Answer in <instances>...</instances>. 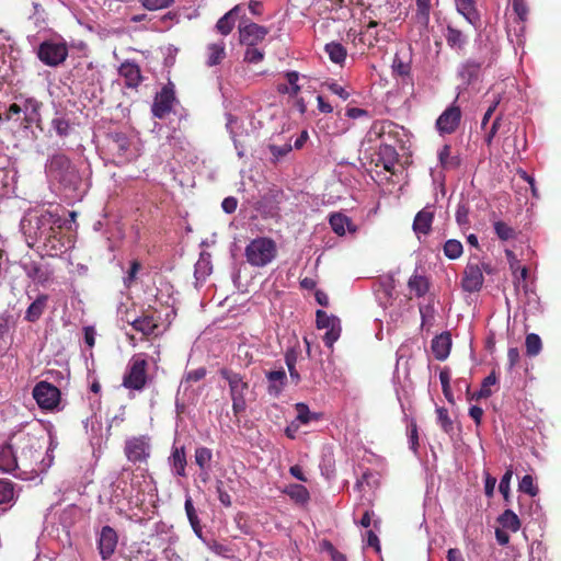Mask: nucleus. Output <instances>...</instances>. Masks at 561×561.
<instances>
[{
	"instance_id": "nucleus-1",
	"label": "nucleus",
	"mask_w": 561,
	"mask_h": 561,
	"mask_svg": "<svg viewBox=\"0 0 561 561\" xmlns=\"http://www.w3.org/2000/svg\"><path fill=\"white\" fill-rule=\"evenodd\" d=\"M12 438L21 466L31 471H36V466L41 462L44 449V437H38L31 432L20 431Z\"/></svg>"
},
{
	"instance_id": "nucleus-2",
	"label": "nucleus",
	"mask_w": 561,
	"mask_h": 561,
	"mask_svg": "<svg viewBox=\"0 0 561 561\" xmlns=\"http://www.w3.org/2000/svg\"><path fill=\"white\" fill-rule=\"evenodd\" d=\"M47 174L65 187H76L80 175L71 160L64 153H55L46 163Z\"/></svg>"
},
{
	"instance_id": "nucleus-3",
	"label": "nucleus",
	"mask_w": 561,
	"mask_h": 561,
	"mask_svg": "<svg viewBox=\"0 0 561 561\" xmlns=\"http://www.w3.org/2000/svg\"><path fill=\"white\" fill-rule=\"evenodd\" d=\"M146 357L144 353L131 356L123 376V387L134 391H142L146 388L151 380L148 375V362Z\"/></svg>"
},
{
	"instance_id": "nucleus-4",
	"label": "nucleus",
	"mask_w": 561,
	"mask_h": 561,
	"mask_svg": "<svg viewBox=\"0 0 561 561\" xmlns=\"http://www.w3.org/2000/svg\"><path fill=\"white\" fill-rule=\"evenodd\" d=\"M219 375L228 382L229 393L232 401V411L233 414L238 416L247 409L245 392L249 390V382L241 374L232 370L231 368H220Z\"/></svg>"
},
{
	"instance_id": "nucleus-5",
	"label": "nucleus",
	"mask_w": 561,
	"mask_h": 561,
	"mask_svg": "<svg viewBox=\"0 0 561 561\" xmlns=\"http://www.w3.org/2000/svg\"><path fill=\"white\" fill-rule=\"evenodd\" d=\"M247 262L254 267H263L271 263L276 254V243L266 237H259L253 239L245 247Z\"/></svg>"
},
{
	"instance_id": "nucleus-6",
	"label": "nucleus",
	"mask_w": 561,
	"mask_h": 561,
	"mask_svg": "<svg viewBox=\"0 0 561 561\" xmlns=\"http://www.w3.org/2000/svg\"><path fill=\"white\" fill-rule=\"evenodd\" d=\"M68 57V46L65 42L44 41L37 49V58L46 66L57 67Z\"/></svg>"
},
{
	"instance_id": "nucleus-7",
	"label": "nucleus",
	"mask_w": 561,
	"mask_h": 561,
	"mask_svg": "<svg viewBox=\"0 0 561 561\" xmlns=\"http://www.w3.org/2000/svg\"><path fill=\"white\" fill-rule=\"evenodd\" d=\"M124 454L133 463H146L150 458V437L147 435L133 436L126 439Z\"/></svg>"
},
{
	"instance_id": "nucleus-8",
	"label": "nucleus",
	"mask_w": 561,
	"mask_h": 561,
	"mask_svg": "<svg viewBox=\"0 0 561 561\" xmlns=\"http://www.w3.org/2000/svg\"><path fill=\"white\" fill-rule=\"evenodd\" d=\"M33 398L42 410H55L61 398L60 390L53 383L42 380L35 385L32 391Z\"/></svg>"
},
{
	"instance_id": "nucleus-9",
	"label": "nucleus",
	"mask_w": 561,
	"mask_h": 561,
	"mask_svg": "<svg viewBox=\"0 0 561 561\" xmlns=\"http://www.w3.org/2000/svg\"><path fill=\"white\" fill-rule=\"evenodd\" d=\"M239 44L242 46H259L270 33V28L251 22L242 21L238 26Z\"/></svg>"
},
{
	"instance_id": "nucleus-10",
	"label": "nucleus",
	"mask_w": 561,
	"mask_h": 561,
	"mask_svg": "<svg viewBox=\"0 0 561 561\" xmlns=\"http://www.w3.org/2000/svg\"><path fill=\"white\" fill-rule=\"evenodd\" d=\"M175 102L176 98L174 84L172 82H168L154 96L151 106L152 116L159 119H163L168 114L171 113Z\"/></svg>"
},
{
	"instance_id": "nucleus-11",
	"label": "nucleus",
	"mask_w": 561,
	"mask_h": 561,
	"mask_svg": "<svg viewBox=\"0 0 561 561\" xmlns=\"http://www.w3.org/2000/svg\"><path fill=\"white\" fill-rule=\"evenodd\" d=\"M461 121V110L455 103L448 106L436 119V128L439 134H453Z\"/></svg>"
},
{
	"instance_id": "nucleus-12",
	"label": "nucleus",
	"mask_w": 561,
	"mask_h": 561,
	"mask_svg": "<svg viewBox=\"0 0 561 561\" xmlns=\"http://www.w3.org/2000/svg\"><path fill=\"white\" fill-rule=\"evenodd\" d=\"M483 282L484 277L480 264L469 261L461 279L462 289L467 293L479 291L483 286Z\"/></svg>"
},
{
	"instance_id": "nucleus-13",
	"label": "nucleus",
	"mask_w": 561,
	"mask_h": 561,
	"mask_svg": "<svg viewBox=\"0 0 561 561\" xmlns=\"http://www.w3.org/2000/svg\"><path fill=\"white\" fill-rule=\"evenodd\" d=\"M117 542L116 530L111 526H103L98 538V550L102 560H108L114 554Z\"/></svg>"
},
{
	"instance_id": "nucleus-14",
	"label": "nucleus",
	"mask_w": 561,
	"mask_h": 561,
	"mask_svg": "<svg viewBox=\"0 0 561 561\" xmlns=\"http://www.w3.org/2000/svg\"><path fill=\"white\" fill-rule=\"evenodd\" d=\"M19 463L18 453L15 451L13 438L11 437L8 443L0 446V471L12 473L19 468Z\"/></svg>"
},
{
	"instance_id": "nucleus-15",
	"label": "nucleus",
	"mask_w": 561,
	"mask_h": 561,
	"mask_svg": "<svg viewBox=\"0 0 561 561\" xmlns=\"http://www.w3.org/2000/svg\"><path fill=\"white\" fill-rule=\"evenodd\" d=\"M127 322L133 327L134 330L141 332L145 339H149L150 336H158L160 334L158 332L159 320L152 314L144 313L142 316L133 320L127 319Z\"/></svg>"
},
{
	"instance_id": "nucleus-16",
	"label": "nucleus",
	"mask_w": 561,
	"mask_h": 561,
	"mask_svg": "<svg viewBox=\"0 0 561 561\" xmlns=\"http://www.w3.org/2000/svg\"><path fill=\"white\" fill-rule=\"evenodd\" d=\"M118 75L124 78L125 85L129 89H137L144 80L140 67L130 60L121 64Z\"/></svg>"
},
{
	"instance_id": "nucleus-17",
	"label": "nucleus",
	"mask_w": 561,
	"mask_h": 561,
	"mask_svg": "<svg viewBox=\"0 0 561 561\" xmlns=\"http://www.w3.org/2000/svg\"><path fill=\"white\" fill-rule=\"evenodd\" d=\"M227 57L226 43L219 39L214 43H208L205 47V65L207 67H215L220 65Z\"/></svg>"
},
{
	"instance_id": "nucleus-18",
	"label": "nucleus",
	"mask_w": 561,
	"mask_h": 561,
	"mask_svg": "<svg viewBox=\"0 0 561 561\" xmlns=\"http://www.w3.org/2000/svg\"><path fill=\"white\" fill-rule=\"evenodd\" d=\"M243 12V5L242 4H236L231 10H229L228 12H226L216 23L215 27H216V31L222 35V36H227L229 35L233 27H234V23L237 21L238 18H243L241 16V13Z\"/></svg>"
},
{
	"instance_id": "nucleus-19",
	"label": "nucleus",
	"mask_w": 561,
	"mask_h": 561,
	"mask_svg": "<svg viewBox=\"0 0 561 561\" xmlns=\"http://www.w3.org/2000/svg\"><path fill=\"white\" fill-rule=\"evenodd\" d=\"M398 161L399 154L393 146L387 144L379 146L376 165H382L386 171L394 173V167Z\"/></svg>"
},
{
	"instance_id": "nucleus-20",
	"label": "nucleus",
	"mask_w": 561,
	"mask_h": 561,
	"mask_svg": "<svg viewBox=\"0 0 561 561\" xmlns=\"http://www.w3.org/2000/svg\"><path fill=\"white\" fill-rule=\"evenodd\" d=\"M505 256L507 259L510 270L512 271V274L514 276V286L516 288H519V286H522V283H525V280L528 277V268L526 266L520 265L519 260L512 250L506 249ZM523 287L526 288V284H523Z\"/></svg>"
},
{
	"instance_id": "nucleus-21",
	"label": "nucleus",
	"mask_w": 561,
	"mask_h": 561,
	"mask_svg": "<svg viewBox=\"0 0 561 561\" xmlns=\"http://www.w3.org/2000/svg\"><path fill=\"white\" fill-rule=\"evenodd\" d=\"M431 348L434 357L437 360H445L450 353L451 348V335L449 332H443L439 335H436L432 340Z\"/></svg>"
},
{
	"instance_id": "nucleus-22",
	"label": "nucleus",
	"mask_w": 561,
	"mask_h": 561,
	"mask_svg": "<svg viewBox=\"0 0 561 561\" xmlns=\"http://www.w3.org/2000/svg\"><path fill=\"white\" fill-rule=\"evenodd\" d=\"M434 220V210L432 206H425L420 210L413 221V230L417 234H428L432 230V224Z\"/></svg>"
},
{
	"instance_id": "nucleus-23",
	"label": "nucleus",
	"mask_w": 561,
	"mask_h": 561,
	"mask_svg": "<svg viewBox=\"0 0 561 561\" xmlns=\"http://www.w3.org/2000/svg\"><path fill=\"white\" fill-rule=\"evenodd\" d=\"M170 465L172 469L174 470V474L178 477H186V451L185 447H173L171 456L169 458Z\"/></svg>"
},
{
	"instance_id": "nucleus-24",
	"label": "nucleus",
	"mask_w": 561,
	"mask_h": 561,
	"mask_svg": "<svg viewBox=\"0 0 561 561\" xmlns=\"http://www.w3.org/2000/svg\"><path fill=\"white\" fill-rule=\"evenodd\" d=\"M481 70V62L468 59L461 64L458 76L462 80L463 83L470 84L473 81L478 80Z\"/></svg>"
},
{
	"instance_id": "nucleus-25",
	"label": "nucleus",
	"mask_w": 561,
	"mask_h": 561,
	"mask_svg": "<svg viewBox=\"0 0 561 561\" xmlns=\"http://www.w3.org/2000/svg\"><path fill=\"white\" fill-rule=\"evenodd\" d=\"M329 224H330L332 230L337 236H344L346 232V229L350 232L356 231V227L354 226L352 220L346 215L341 214V213L332 214L329 218Z\"/></svg>"
},
{
	"instance_id": "nucleus-26",
	"label": "nucleus",
	"mask_w": 561,
	"mask_h": 561,
	"mask_svg": "<svg viewBox=\"0 0 561 561\" xmlns=\"http://www.w3.org/2000/svg\"><path fill=\"white\" fill-rule=\"evenodd\" d=\"M48 302V295L41 294L37 298L27 307L24 319L27 322H36L44 313Z\"/></svg>"
},
{
	"instance_id": "nucleus-27",
	"label": "nucleus",
	"mask_w": 561,
	"mask_h": 561,
	"mask_svg": "<svg viewBox=\"0 0 561 561\" xmlns=\"http://www.w3.org/2000/svg\"><path fill=\"white\" fill-rule=\"evenodd\" d=\"M445 38L448 46L456 49H463L468 42L466 33L453 24L447 25Z\"/></svg>"
},
{
	"instance_id": "nucleus-28",
	"label": "nucleus",
	"mask_w": 561,
	"mask_h": 561,
	"mask_svg": "<svg viewBox=\"0 0 561 561\" xmlns=\"http://www.w3.org/2000/svg\"><path fill=\"white\" fill-rule=\"evenodd\" d=\"M270 385H268V393L273 396H278L283 390V387L286 382V373L282 368L279 370H271L265 374Z\"/></svg>"
},
{
	"instance_id": "nucleus-29",
	"label": "nucleus",
	"mask_w": 561,
	"mask_h": 561,
	"mask_svg": "<svg viewBox=\"0 0 561 561\" xmlns=\"http://www.w3.org/2000/svg\"><path fill=\"white\" fill-rule=\"evenodd\" d=\"M195 463L199 467V469L204 472V476L202 477V480L204 482L208 479V470L210 469V462L213 459V453L207 447H197L195 449Z\"/></svg>"
},
{
	"instance_id": "nucleus-30",
	"label": "nucleus",
	"mask_w": 561,
	"mask_h": 561,
	"mask_svg": "<svg viewBox=\"0 0 561 561\" xmlns=\"http://www.w3.org/2000/svg\"><path fill=\"white\" fill-rule=\"evenodd\" d=\"M438 161L444 170H455L460 165V158L451 154V147L444 145L438 152Z\"/></svg>"
},
{
	"instance_id": "nucleus-31",
	"label": "nucleus",
	"mask_w": 561,
	"mask_h": 561,
	"mask_svg": "<svg viewBox=\"0 0 561 561\" xmlns=\"http://www.w3.org/2000/svg\"><path fill=\"white\" fill-rule=\"evenodd\" d=\"M415 23L422 28H427L430 24L431 0H415Z\"/></svg>"
},
{
	"instance_id": "nucleus-32",
	"label": "nucleus",
	"mask_w": 561,
	"mask_h": 561,
	"mask_svg": "<svg viewBox=\"0 0 561 561\" xmlns=\"http://www.w3.org/2000/svg\"><path fill=\"white\" fill-rule=\"evenodd\" d=\"M184 508H185L186 516L188 518V522H190L194 533L196 534L197 537L202 538L203 528H202L199 518L197 516L196 510L194 507L193 500H192L191 495H186Z\"/></svg>"
},
{
	"instance_id": "nucleus-33",
	"label": "nucleus",
	"mask_w": 561,
	"mask_h": 561,
	"mask_svg": "<svg viewBox=\"0 0 561 561\" xmlns=\"http://www.w3.org/2000/svg\"><path fill=\"white\" fill-rule=\"evenodd\" d=\"M394 289H396L394 279L391 276L385 278L380 283V286L378 289V297L385 306L392 304V301L394 299Z\"/></svg>"
},
{
	"instance_id": "nucleus-34",
	"label": "nucleus",
	"mask_w": 561,
	"mask_h": 561,
	"mask_svg": "<svg viewBox=\"0 0 561 561\" xmlns=\"http://www.w3.org/2000/svg\"><path fill=\"white\" fill-rule=\"evenodd\" d=\"M324 50L329 55L330 60L337 65H342L347 56L346 48L341 43L336 42L328 43Z\"/></svg>"
},
{
	"instance_id": "nucleus-35",
	"label": "nucleus",
	"mask_w": 561,
	"mask_h": 561,
	"mask_svg": "<svg viewBox=\"0 0 561 561\" xmlns=\"http://www.w3.org/2000/svg\"><path fill=\"white\" fill-rule=\"evenodd\" d=\"M457 11L465 16V19L470 23L474 24V21L478 19V13L474 4V0H455Z\"/></svg>"
},
{
	"instance_id": "nucleus-36",
	"label": "nucleus",
	"mask_w": 561,
	"mask_h": 561,
	"mask_svg": "<svg viewBox=\"0 0 561 561\" xmlns=\"http://www.w3.org/2000/svg\"><path fill=\"white\" fill-rule=\"evenodd\" d=\"M408 287L414 291L417 297H423L430 289L428 279L419 274H413L408 282Z\"/></svg>"
},
{
	"instance_id": "nucleus-37",
	"label": "nucleus",
	"mask_w": 561,
	"mask_h": 561,
	"mask_svg": "<svg viewBox=\"0 0 561 561\" xmlns=\"http://www.w3.org/2000/svg\"><path fill=\"white\" fill-rule=\"evenodd\" d=\"M503 528L516 533L520 528V520L512 510H505L497 518Z\"/></svg>"
},
{
	"instance_id": "nucleus-38",
	"label": "nucleus",
	"mask_w": 561,
	"mask_h": 561,
	"mask_svg": "<svg viewBox=\"0 0 561 561\" xmlns=\"http://www.w3.org/2000/svg\"><path fill=\"white\" fill-rule=\"evenodd\" d=\"M114 149L119 157H126L130 149V140L124 133H114L111 135Z\"/></svg>"
},
{
	"instance_id": "nucleus-39",
	"label": "nucleus",
	"mask_w": 561,
	"mask_h": 561,
	"mask_svg": "<svg viewBox=\"0 0 561 561\" xmlns=\"http://www.w3.org/2000/svg\"><path fill=\"white\" fill-rule=\"evenodd\" d=\"M51 128L55 130L56 135L60 138H66L70 135L71 125L68 118L65 116H56L50 122Z\"/></svg>"
},
{
	"instance_id": "nucleus-40",
	"label": "nucleus",
	"mask_w": 561,
	"mask_h": 561,
	"mask_svg": "<svg viewBox=\"0 0 561 561\" xmlns=\"http://www.w3.org/2000/svg\"><path fill=\"white\" fill-rule=\"evenodd\" d=\"M494 232L502 241H508L516 238V230L506 222L499 220L493 224Z\"/></svg>"
},
{
	"instance_id": "nucleus-41",
	"label": "nucleus",
	"mask_w": 561,
	"mask_h": 561,
	"mask_svg": "<svg viewBox=\"0 0 561 561\" xmlns=\"http://www.w3.org/2000/svg\"><path fill=\"white\" fill-rule=\"evenodd\" d=\"M525 346H526V354L530 357L537 356L541 348H542V342L538 334L536 333H529L526 335L525 340Z\"/></svg>"
},
{
	"instance_id": "nucleus-42",
	"label": "nucleus",
	"mask_w": 561,
	"mask_h": 561,
	"mask_svg": "<svg viewBox=\"0 0 561 561\" xmlns=\"http://www.w3.org/2000/svg\"><path fill=\"white\" fill-rule=\"evenodd\" d=\"M462 252V244L460 241L456 239H449L444 244V254L450 260H456L460 257Z\"/></svg>"
},
{
	"instance_id": "nucleus-43",
	"label": "nucleus",
	"mask_w": 561,
	"mask_h": 561,
	"mask_svg": "<svg viewBox=\"0 0 561 561\" xmlns=\"http://www.w3.org/2000/svg\"><path fill=\"white\" fill-rule=\"evenodd\" d=\"M265 53L259 46H245L243 61L247 64H259L263 61Z\"/></svg>"
},
{
	"instance_id": "nucleus-44",
	"label": "nucleus",
	"mask_w": 561,
	"mask_h": 561,
	"mask_svg": "<svg viewBox=\"0 0 561 561\" xmlns=\"http://www.w3.org/2000/svg\"><path fill=\"white\" fill-rule=\"evenodd\" d=\"M316 322L318 329H329L332 328V325L340 323V319L335 316H329L323 310H317Z\"/></svg>"
},
{
	"instance_id": "nucleus-45",
	"label": "nucleus",
	"mask_w": 561,
	"mask_h": 561,
	"mask_svg": "<svg viewBox=\"0 0 561 561\" xmlns=\"http://www.w3.org/2000/svg\"><path fill=\"white\" fill-rule=\"evenodd\" d=\"M14 484L10 480L0 479V504H7L13 500Z\"/></svg>"
},
{
	"instance_id": "nucleus-46",
	"label": "nucleus",
	"mask_w": 561,
	"mask_h": 561,
	"mask_svg": "<svg viewBox=\"0 0 561 561\" xmlns=\"http://www.w3.org/2000/svg\"><path fill=\"white\" fill-rule=\"evenodd\" d=\"M297 420L302 424H308L313 420H319V415L309 410L308 405L305 403H297Z\"/></svg>"
},
{
	"instance_id": "nucleus-47",
	"label": "nucleus",
	"mask_w": 561,
	"mask_h": 561,
	"mask_svg": "<svg viewBox=\"0 0 561 561\" xmlns=\"http://www.w3.org/2000/svg\"><path fill=\"white\" fill-rule=\"evenodd\" d=\"M237 358L241 365L249 367L253 363V353L245 344H239L237 350Z\"/></svg>"
},
{
	"instance_id": "nucleus-48",
	"label": "nucleus",
	"mask_w": 561,
	"mask_h": 561,
	"mask_svg": "<svg viewBox=\"0 0 561 561\" xmlns=\"http://www.w3.org/2000/svg\"><path fill=\"white\" fill-rule=\"evenodd\" d=\"M518 490L530 496H536L538 493V488L534 484V479L530 474H526L522 478Z\"/></svg>"
},
{
	"instance_id": "nucleus-49",
	"label": "nucleus",
	"mask_w": 561,
	"mask_h": 561,
	"mask_svg": "<svg viewBox=\"0 0 561 561\" xmlns=\"http://www.w3.org/2000/svg\"><path fill=\"white\" fill-rule=\"evenodd\" d=\"M436 412H437V420H438V423H439L442 430L447 434L451 433L454 430V426H453V421L448 415L447 409L438 408Z\"/></svg>"
},
{
	"instance_id": "nucleus-50",
	"label": "nucleus",
	"mask_w": 561,
	"mask_h": 561,
	"mask_svg": "<svg viewBox=\"0 0 561 561\" xmlns=\"http://www.w3.org/2000/svg\"><path fill=\"white\" fill-rule=\"evenodd\" d=\"M174 0H141V5L149 11H157L172 7Z\"/></svg>"
},
{
	"instance_id": "nucleus-51",
	"label": "nucleus",
	"mask_w": 561,
	"mask_h": 561,
	"mask_svg": "<svg viewBox=\"0 0 561 561\" xmlns=\"http://www.w3.org/2000/svg\"><path fill=\"white\" fill-rule=\"evenodd\" d=\"M341 335V323L332 325V328L327 329V332L323 336V342L328 347H332L334 342L339 340Z\"/></svg>"
},
{
	"instance_id": "nucleus-52",
	"label": "nucleus",
	"mask_w": 561,
	"mask_h": 561,
	"mask_svg": "<svg viewBox=\"0 0 561 561\" xmlns=\"http://www.w3.org/2000/svg\"><path fill=\"white\" fill-rule=\"evenodd\" d=\"M268 149H270V152L272 153V156L274 157V159L279 160L280 158L288 154L291 151L293 147L289 142H285L282 146L271 144V145H268Z\"/></svg>"
},
{
	"instance_id": "nucleus-53",
	"label": "nucleus",
	"mask_w": 561,
	"mask_h": 561,
	"mask_svg": "<svg viewBox=\"0 0 561 561\" xmlns=\"http://www.w3.org/2000/svg\"><path fill=\"white\" fill-rule=\"evenodd\" d=\"M410 65L404 62L400 57L396 56L392 62V70L400 77L408 76L410 73Z\"/></svg>"
},
{
	"instance_id": "nucleus-54",
	"label": "nucleus",
	"mask_w": 561,
	"mask_h": 561,
	"mask_svg": "<svg viewBox=\"0 0 561 561\" xmlns=\"http://www.w3.org/2000/svg\"><path fill=\"white\" fill-rule=\"evenodd\" d=\"M216 491H217V494H218V500L219 502L225 506V507H230L232 505V501H231V496L229 495V493L225 490L224 488V482L221 480H218L216 482Z\"/></svg>"
},
{
	"instance_id": "nucleus-55",
	"label": "nucleus",
	"mask_w": 561,
	"mask_h": 561,
	"mask_svg": "<svg viewBox=\"0 0 561 561\" xmlns=\"http://www.w3.org/2000/svg\"><path fill=\"white\" fill-rule=\"evenodd\" d=\"M324 87L328 88L332 93L340 96L342 100H347L350 98V92H347L343 87H341L336 81H327L323 83Z\"/></svg>"
},
{
	"instance_id": "nucleus-56",
	"label": "nucleus",
	"mask_w": 561,
	"mask_h": 561,
	"mask_svg": "<svg viewBox=\"0 0 561 561\" xmlns=\"http://www.w3.org/2000/svg\"><path fill=\"white\" fill-rule=\"evenodd\" d=\"M409 442H410L411 449L414 453H416L420 444H419L417 425L414 420H412L409 425Z\"/></svg>"
},
{
	"instance_id": "nucleus-57",
	"label": "nucleus",
	"mask_w": 561,
	"mask_h": 561,
	"mask_svg": "<svg viewBox=\"0 0 561 561\" xmlns=\"http://www.w3.org/2000/svg\"><path fill=\"white\" fill-rule=\"evenodd\" d=\"M512 7L519 21H526L528 15V8L526 2L524 0H513Z\"/></svg>"
},
{
	"instance_id": "nucleus-58",
	"label": "nucleus",
	"mask_w": 561,
	"mask_h": 561,
	"mask_svg": "<svg viewBox=\"0 0 561 561\" xmlns=\"http://www.w3.org/2000/svg\"><path fill=\"white\" fill-rule=\"evenodd\" d=\"M286 79L290 85V95L296 96L301 90L298 84L299 73L297 71H288L286 73Z\"/></svg>"
},
{
	"instance_id": "nucleus-59",
	"label": "nucleus",
	"mask_w": 561,
	"mask_h": 561,
	"mask_svg": "<svg viewBox=\"0 0 561 561\" xmlns=\"http://www.w3.org/2000/svg\"><path fill=\"white\" fill-rule=\"evenodd\" d=\"M206 374H207L206 368L199 367L197 369L187 371L184 377V380L187 383L197 382V381L202 380L206 376Z\"/></svg>"
},
{
	"instance_id": "nucleus-60",
	"label": "nucleus",
	"mask_w": 561,
	"mask_h": 561,
	"mask_svg": "<svg viewBox=\"0 0 561 561\" xmlns=\"http://www.w3.org/2000/svg\"><path fill=\"white\" fill-rule=\"evenodd\" d=\"M512 477H513V470L507 469L506 472L503 474V477L500 481V485H499V491L502 493V495H506V493L510 492V483H511Z\"/></svg>"
},
{
	"instance_id": "nucleus-61",
	"label": "nucleus",
	"mask_w": 561,
	"mask_h": 561,
	"mask_svg": "<svg viewBox=\"0 0 561 561\" xmlns=\"http://www.w3.org/2000/svg\"><path fill=\"white\" fill-rule=\"evenodd\" d=\"M141 268V264L139 261L137 260H134L131 263H130V267H129V271H128V274H127V277L125 278V284L127 286H129L130 283H133L136 278V275L137 273L140 271Z\"/></svg>"
},
{
	"instance_id": "nucleus-62",
	"label": "nucleus",
	"mask_w": 561,
	"mask_h": 561,
	"mask_svg": "<svg viewBox=\"0 0 561 561\" xmlns=\"http://www.w3.org/2000/svg\"><path fill=\"white\" fill-rule=\"evenodd\" d=\"M497 382V377L495 375L494 371H492L489 376H486L482 383H481V389L483 391H485L486 393H489V396L491 397L492 394V391H491V386L495 385Z\"/></svg>"
},
{
	"instance_id": "nucleus-63",
	"label": "nucleus",
	"mask_w": 561,
	"mask_h": 561,
	"mask_svg": "<svg viewBox=\"0 0 561 561\" xmlns=\"http://www.w3.org/2000/svg\"><path fill=\"white\" fill-rule=\"evenodd\" d=\"M508 368L512 369L520 360L519 350L517 347H511L507 352Z\"/></svg>"
},
{
	"instance_id": "nucleus-64",
	"label": "nucleus",
	"mask_w": 561,
	"mask_h": 561,
	"mask_svg": "<svg viewBox=\"0 0 561 561\" xmlns=\"http://www.w3.org/2000/svg\"><path fill=\"white\" fill-rule=\"evenodd\" d=\"M237 206H238V201H237V198H234L232 196L226 197L221 203V207H222L224 211L227 214L234 213L237 209Z\"/></svg>"
}]
</instances>
